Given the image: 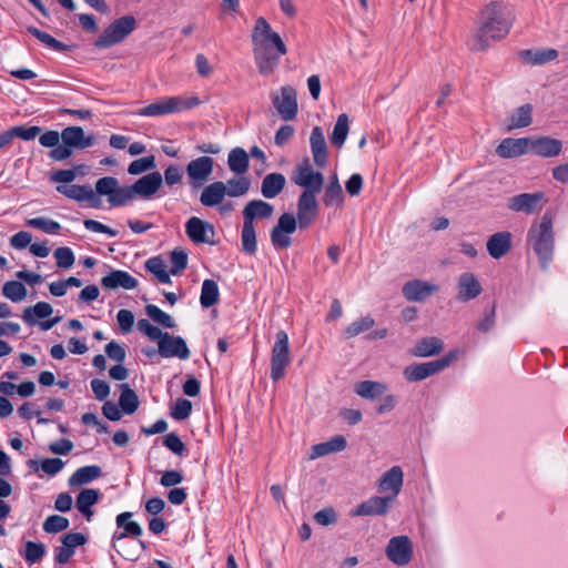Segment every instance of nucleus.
Segmentation results:
<instances>
[{"label": "nucleus", "instance_id": "f257e3e1", "mask_svg": "<svg viewBox=\"0 0 568 568\" xmlns=\"http://www.w3.org/2000/svg\"><path fill=\"white\" fill-rule=\"evenodd\" d=\"M515 19V10L508 2L493 0L485 4L480 11L479 29L473 48L485 50L489 47L490 41L505 39L509 34Z\"/></svg>", "mask_w": 568, "mask_h": 568}, {"label": "nucleus", "instance_id": "f03ea898", "mask_svg": "<svg viewBox=\"0 0 568 568\" xmlns=\"http://www.w3.org/2000/svg\"><path fill=\"white\" fill-rule=\"evenodd\" d=\"M252 43L258 72L262 75L272 74L278 67L280 57L286 54L287 49L281 36L272 29L263 17L255 21Z\"/></svg>", "mask_w": 568, "mask_h": 568}, {"label": "nucleus", "instance_id": "7ed1b4c3", "mask_svg": "<svg viewBox=\"0 0 568 568\" xmlns=\"http://www.w3.org/2000/svg\"><path fill=\"white\" fill-rule=\"evenodd\" d=\"M527 243L538 256L541 266L547 267L555 248L552 217L549 214L542 215L531 224L527 233Z\"/></svg>", "mask_w": 568, "mask_h": 568}, {"label": "nucleus", "instance_id": "20e7f679", "mask_svg": "<svg viewBox=\"0 0 568 568\" xmlns=\"http://www.w3.org/2000/svg\"><path fill=\"white\" fill-rule=\"evenodd\" d=\"M200 103V99L195 95L162 97L151 104L139 109L135 114L140 116L159 118L191 110Z\"/></svg>", "mask_w": 568, "mask_h": 568}, {"label": "nucleus", "instance_id": "39448f33", "mask_svg": "<svg viewBox=\"0 0 568 568\" xmlns=\"http://www.w3.org/2000/svg\"><path fill=\"white\" fill-rule=\"evenodd\" d=\"M463 354V349L455 348L438 359L425 363H413L404 368L403 375L405 379L410 383L426 379L448 368L457 362Z\"/></svg>", "mask_w": 568, "mask_h": 568}, {"label": "nucleus", "instance_id": "423d86ee", "mask_svg": "<svg viewBox=\"0 0 568 568\" xmlns=\"http://www.w3.org/2000/svg\"><path fill=\"white\" fill-rule=\"evenodd\" d=\"M388 385L381 381H361L354 385V393L363 399L376 400L381 403L377 407L378 414H386L395 409L398 399L394 394H389Z\"/></svg>", "mask_w": 568, "mask_h": 568}, {"label": "nucleus", "instance_id": "0eeeda50", "mask_svg": "<svg viewBox=\"0 0 568 568\" xmlns=\"http://www.w3.org/2000/svg\"><path fill=\"white\" fill-rule=\"evenodd\" d=\"M291 363L288 347V335L284 331H278L275 336V343L272 347L271 356V378L274 382L280 381L285 375V369Z\"/></svg>", "mask_w": 568, "mask_h": 568}, {"label": "nucleus", "instance_id": "6e6552de", "mask_svg": "<svg viewBox=\"0 0 568 568\" xmlns=\"http://www.w3.org/2000/svg\"><path fill=\"white\" fill-rule=\"evenodd\" d=\"M136 26L132 16H124L113 21L97 39L95 47L109 48L124 40Z\"/></svg>", "mask_w": 568, "mask_h": 568}, {"label": "nucleus", "instance_id": "1a4fd4ad", "mask_svg": "<svg viewBox=\"0 0 568 568\" xmlns=\"http://www.w3.org/2000/svg\"><path fill=\"white\" fill-rule=\"evenodd\" d=\"M291 179L294 184L304 189L303 192L320 193L324 184L323 174L313 169L308 159L295 165Z\"/></svg>", "mask_w": 568, "mask_h": 568}, {"label": "nucleus", "instance_id": "9d476101", "mask_svg": "<svg viewBox=\"0 0 568 568\" xmlns=\"http://www.w3.org/2000/svg\"><path fill=\"white\" fill-rule=\"evenodd\" d=\"M387 559L396 566H407L414 555L412 539L406 535L395 536L388 540L385 548Z\"/></svg>", "mask_w": 568, "mask_h": 568}, {"label": "nucleus", "instance_id": "9b49d317", "mask_svg": "<svg viewBox=\"0 0 568 568\" xmlns=\"http://www.w3.org/2000/svg\"><path fill=\"white\" fill-rule=\"evenodd\" d=\"M271 99L282 120L292 121L296 118L298 105L296 90L293 87H282L278 92L271 94Z\"/></svg>", "mask_w": 568, "mask_h": 568}, {"label": "nucleus", "instance_id": "f8f14e48", "mask_svg": "<svg viewBox=\"0 0 568 568\" xmlns=\"http://www.w3.org/2000/svg\"><path fill=\"white\" fill-rule=\"evenodd\" d=\"M297 229V221L291 213L280 216L277 224L271 232V241L276 250L287 248L292 244L291 235Z\"/></svg>", "mask_w": 568, "mask_h": 568}, {"label": "nucleus", "instance_id": "ddd939ff", "mask_svg": "<svg viewBox=\"0 0 568 568\" xmlns=\"http://www.w3.org/2000/svg\"><path fill=\"white\" fill-rule=\"evenodd\" d=\"M404 485V471L400 466H393L384 471L377 480V489L384 496L396 500Z\"/></svg>", "mask_w": 568, "mask_h": 568}, {"label": "nucleus", "instance_id": "4468645a", "mask_svg": "<svg viewBox=\"0 0 568 568\" xmlns=\"http://www.w3.org/2000/svg\"><path fill=\"white\" fill-rule=\"evenodd\" d=\"M158 353L165 358L178 357L180 359H187L190 357V349L185 341L166 332L158 341Z\"/></svg>", "mask_w": 568, "mask_h": 568}, {"label": "nucleus", "instance_id": "2eb2a0df", "mask_svg": "<svg viewBox=\"0 0 568 568\" xmlns=\"http://www.w3.org/2000/svg\"><path fill=\"white\" fill-rule=\"evenodd\" d=\"M133 514L130 511L121 513L115 518V524L118 529H121V531L116 530L112 535L111 544L112 547L120 552L118 549L119 542L126 538V537H134L140 538L143 534V529L136 521L131 520Z\"/></svg>", "mask_w": 568, "mask_h": 568}, {"label": "nucleus", "instance_id": "dca6fc26", "mask_svg": "<svg viewBox=\"0 0 568 568\" xmlns=\"http://www.w3.org/2000/svg\"><path fill=\"white\" fill-rule=\"evenodd\" d=\"M317 193L303 192L297 202V216L295 217L301 229L308 227L317 216Z\"/></svg>", "mask_w": 568, "mask_h": 568}, {"label": "nucleus", "instance_id": "f3484780", "mask_svg": "<svg viewBox=\"0 0 568 568\" xmlns=\"http://www.w3.org/2000/svg\"><path fill=\"white\" fill-rule=\"evenodd\" d=\"M456 290L457 301L466 303L478 297L483 292V286L474 273L464 272L457 277Z\"/></svg>", "mask_w": 568, "mask_h": 568}, {"label": "nucleus", "instance_id": "a211bd4d", "mask_svg": "<svg viewBox=\"0 0 568 568\" xmlns=\"http://www.w3.org/2000/svg\"><path fill=\"white\" fill-rule=\"evenodd\" d=\"M185 232L194 243H214V226L200 217L193 216L189 219L185 224Z\"/></svg>", "mask_w": 568, "mask_h": 568}, {"label": "nucleus", "instance_id": "6ab92c4d", "mask_svg": "<svg viewBox=\"0 0 568 568\" xmlns=\"http://www.w3.org/2000/svg\"><path fill=\"white\" fill-rule=\"evenodd\" d=\"M214 160L210 156H200L189 162L186 173L193 186H201L213 172Z\"/></svg>", "mask_w": 568, "mask_h": 568}, {"label": "nucleus", "instance_id": "aec40b11", "mask_svg": "<svg viewBox=\"0 0 568 568\" xmlns=\"http://www.w3.org/2000/svg\"><path fill=\"white\" fill-rule=\"evenodd\" d=\"M393 503L392 498L384 495L372 496L354 508L352 510V516H385Z\"/></svg>", "mask_w": 568, "mask_h": 568}, {"label": "nucleus", "instance_id": "412c9836", "mask_svg": "<svg viewBox=\"0 0 568 568\" xmlns=\"http://www.w3.org/2000/svg\"><path fill=\"white\" fill-rule=\"evenodd\" d=\"M57 191L74 201L87 202L89 206L94 209H98L101 205V199H99L94 191L87 185H58Z\"/></svg>", "mask_w": 568, "mask_h": 568}, {"label": "nucleus", "instance_id": "4be33fe9", "mask_svg": "<svg viewBox=\"0 0 568 568\" xmlns=\"http://www.w3.org/2000/svg\"><path fill=\"white\" fill-rule=\"evenodd\" d=\"M162 185L163 176L158 171L143 175L132 184L135 196L143 199H152Z\"/></svg>", "mask_w": 568, "mask_h": 568}, {"label": "nucleus", "instance_id": "5701e85b", "mask_svg": "<svg viewBox=\"0 0 568 568\" xmlns=\"http://www.w3.org/2000/svg\"><path fill=\"white\" fill-rule=\"evenodd\" d=\"M542 201L544 194L541 192L521 193L508 200V209L514 212H524L526 214H531L541 207Z\"/></svg>", "mask_w": 568, "mask_h": 568}, {"label": "nucleus", "instance_id": "b1692460", "mask_svg": "<svg viewBox=\"0 0 568 568\" xmlns=\"http://www.w3.org/2000/svg\"><path fill=\"white\" fill-rule=\"evenodd\" d=\"M439 290L438 285L422 281V280H414L410 282H407L403 286V295L408 301L414 302H423L427 297L432 296L434 293H436Z\"/></svg>", "mask_w": 568, "mask_h": 568}, {"label": "nucleus", "instance_id": "393cba45", "mask_svg": "<svg viewBox=\"0 0 568 568\" xmlns=\"http://www.w3.org/2000/svg\"><path fill=\"white\" fill-rule=\"evenodd\" d=\"M530 138H506L496 148V153L503 159L521 156L529 152Z\"/></svg>", "mask_w": 568, "mask_h": 568}, {"label": "nucleus", "instance_id": "a878e982", "mask_svg": "<svg viewBox=\"0 0 568 568\" xmlns=\"http://www.w3.org/2000/svg\"><path fill=\"white\" fill-rule=\"evenodd\" d=\"M311 152L317 168H325L328 161L327 145L320 126H314L310 136Z\"/></svg>", "mask_w": 568, "mask_h": 568}, {"label": "nucleus", "instance_id": "bb28decb", "mask_svg": "<svg viewBox=\"0 0 568 568\" xmlns=\"http://www.w3.org/2000/svg\"><path fill=\"white\" fill-rule=\"evenodd\" d=\"M101 284L108 290H134L138 286V280L125 271L113 270L101 278Z\"/></svg>", "mask_w": 568, "mask_h": 568}, {"label": "nucleus", "instance_id": "cd10ccee", "mask_svg": "<svg viewBox=\"0 0 568 568\" xmlns=\"http://www.w3.org/2000/svg\"><path fill=\"white\" fill-rule=\"evenodd\" d=\"M87 541L81 532H69L62 537V545L55 550V559L59 564H65L74 554L78 546Z\"/></svg>", "mask_w": 568, "mask_h": 568}, {"label": "nucleus", "instance_id": "c85d7f7f", "mask_svg": "<svg viewBox=\"0 0 568 568\" xmlns=\"http://www.w3.org/2000/svg\"><path fill=\"white\" fill-rule=\"evenodd\" d=\"M562 144L559 140L549 136L530 138L529 152L532 151L542 158L557 156L561 152Z\"/></svg>", "mask_w": 568, "mask_h": 568}, {"label": "nucleus", "instance_id": "c756f323", "mask_svg": "<svg viewBox=\"0 0 568 568\" xmlns=\"http://www.w3.org/2000/svg\"><path fill=\"white\" fill-rule=\"evenodd\" d=\"M62 142L67 145L78 149H85L94 144L95 139L92 135L85 136L81 126H68L61 132Z\"/></svg>", "mask_w": 568, "mask_h": 568}, {"label": "nucleus", "instance_id": "7c9ffc66", "mask_svg": "<svg viewBox=\"0 0 568 568\" xmlns=\"http://www.w3.org/2000/svg\"><path fill=\"white\" fill-rule=\"evenodd\" d=\"M346 445L345 437L336 435L327 442L313 445L308 458L314 460L328 454L342 452L346 448Z\"/></svg>", "mask_w": 568, "mask_h": 568}, {"label": "nucleus", "instance_id": "2f4dec72", "mask_svg": "<svg viewBox=\"0 0 568 568\" xmlns=\"http://www.w3.org/2000/svg\"><path fill=\"white\" fill-rule=\"evenodd\" d=\"M511 247V234L509 232H498L493 234L487 241V251L494 258H500L508 253Z\"/></svg>", "mask_w": 568, "mask_h": 568}, {"label": "nucleus", "instance_id": "473e14b6", "mask_svg": "<svg viewBox=\"0 0 568 568\" xmlns=\"http://www.w3.org/2000/svg\"><path fill=\"white\" fill-rule=\"evenodd\" d=\"M226 195L225 183L217 181L205 186L201 193L200 201L204 206L219 205Z\"/></svg>", "mask_w": 568, "mask_h": 568}, {"label": "nucleus", "instance_id": "72a5a7b5", "mask_svg": "<svg viewBox=\"0 0 568 568\" xmlns=\"http://www.w3.org/2000/svg\"><path fill=\"white\" fill-rule=\"evenodd\" d=\"M444 349V342L438 337H425L413 347L412 354L416 357H430L438 355Z\"/></svg>", "mask_w": 568, "mask_h": 568}, {"label": "nucleus", "instance_id": "f704fd0d", "mask_svg": "<svg viewBox=\"0 0 568 568\" xmlns=\"http://www.w3.org/2000/svg\"><path fill=\"white\" fill-rule=\"evenodd\" d=\"M273 212L274 207L265 201H250L243 210L244 222L253 223L255 219H267Z\"/></svg>", "mask_w": 568, "mask_h": 568}, {"label": "nucleus", "instance_id": "c9c22d12", "mask_svg": "<svg viewBox=\"0 0 568 568\" xmlns=\"http://www.w3.org/2000/svg\"><path fill=\"white\" fill-rule=\"evenodd\" d=\"M523 61L530 65H542L554 61L558 57V51L552 48L525 50L520 52Z\"/></svg>", "mask_w": 568, "mask_h": 568}, {"label": "nucleus", "instance_id": "e433bc0d", "mask_svg": "<svg viewBox=\"0 0 568 568\" xmlns=\"http://www.w3.org/2000/svg\"><path fill=\"white\" fill-rule=\"evenodd\" d=\"M532 122V108L524 104L511 112L507 118L506 128L508 131L526 128Z\"/></svg>", "mask_w": 568, "mask_h": 568}, {"label": "nucleus", "instance_id": "4c0bfd02", "mask_svg": "<svg viewBox=\"0 0 568 568\" xmlns=\"http://www.w3.org/2000/svg\"><path fill=\"white\" fill-rule=\"evenodd\" d=\"M100 499V491L93 488L81 490L75 500L77 509L85 516L88 520L93 516L92 506Z\"/></svg>", "mask_w": 568, "mask_h": 568}, {"label": "nucleus", "instance_id": "58836bf2", "mask_svg": "<svg viewBox=\"0 0 568 568\" xmlns=\"http://www.w3.org/2000/svg\"><path fill=\"white\" fill-rule=\"evenodd\" d=\"M285 176L281 173L267 174L261 185V193L266 199H274L285 186Z\"/></svg>", "mask_w": 568, "mask_h": 568}, {"label": "nucleus", "instance_id": "ea45409f", "mask_svg": "<svg viewBox=\"0 0 568 568\" xmlns=\"http://www.w3.org/2000/svg\"><path fill=\"white\" fill-rule=\"evenodd\" d=\"M53 308L47 302H38L33 306L24 308L22 318L29 325L38 324L39 320H43L52 315Z\"/></svg>", "mask_w": 568, "mask_h": 568}, {"label": "nucleus", "instance_id": "a19ab883", "mask_svg": "<svg viewBox=\"0 0 568 568\" xmlns=\"http://www.w3.org/2000/svg\"><path fill=\"white\" fill-rule=\"evenodd\" d=\"M101 476L99 466H84L77 469L69 478V486L78 487L93 481Z\"/></svg>", "mask_w": 568, "mask_h": 568}, {"label": "nucleus", "instance_id": "79ce46f5", "mask_svg": "<svg viewBox=\"0 0 568 568\" xmlns=\"http://www.w3.org/2000/svg\"><path fill=\"white\" fill-rule=\"evenodd\" d=\"M227 164L232 172L242 175L248 169V154L242 148H235L229 153Z\"/></svg>", "mask_w": 568, "mask_h": 568}, {"label": "nucleus", "instance_id": "37998d69", "mask_svg": "<svg viewBox=\"0 0 568 568\" xmlns=\"http://www.w3.org/2000/svg\"><path fill=\"white\" fill-rule=\"evenodd\" d=\"M28 466L34 471L41 469L44 474L54 476L62 470L64 463L60 458H45L41 462L30 459Z\"/></svg>", "mask_w": 568, "mask_h": 568}, {"label": "nucleus", "instance_id": "c03bdc74", "mask_svg": "<svg viewBox=\"0 0 568 568\" xmlns=\"http://www.w3.org/2000/svg\"><path fill=\"white\" fill-rule=\"evenodd\" d=\"M349 124L346 114H339L331 134V142L334 146L341 149L348 135Z\"/></svg>", "mask_w": 568, "mask_h": 568}, {"label": "nucleus", "instance_id": "a18cd8bd", "mask_svg": "<svg viewBox=\"0 0 568 568\" xmlns=\"http://www.w3.org/2000/svg\"><path fill=\"white\" fill-rule=\"evenodd\" d=\"M121 395L119 404L125 414H133L139 407V398L135 392L128 384L120 385Z\"/></svg>", "mask_w": 568, "mask_h": 568}, {"label": "nucleus", "instance_id": "49530a36", "mask_svg": "<svg viewBox=\"0 0 568 568\" xmlns=\"http://www.w3.org/2000/svg\"><path fill=\"white\" fill-rule=\"evenodd\" d=\"M220 296L219 286L213 280H204L202 283L200 303L203 307H211L217 301Z\"/></svg>", "mask_w": 568, "mask_h": 568}, {"label": "nucleus", "instance_id": "de8ad7c7", "mask_svg": "<svg viewBox=\"0 0 568 568\" xmlns=\"http://www.w3.org/2000/svg\"><path fill=\"white\" fill-rule=\"evenodd\" d=\"M344 200L342 186L335 176L325 189L323 201L327 206H339Z\"/></svg>", "mask_w": 568, "mask_h": 568}, {"label": "nucleus", "instance_id": "09e8293b", "mask_svg": "<svg viewBox=\"0 0 568 568\" xmlns=\"http://www.w3.org/2000/svg\"><path fill=\"white\" fill-rule=\"evenodd\" d=\"M375 324V321L372 316H363L354 322H352L344 331V336L346 338H353L368 329H371Z\"/></svg>", "mask_w": 568, "mask_h": 568}, {"label": "nucleus", "instance_id": "8fccbe9b", "mask_svg": "<svg viewBox=\"0 0 568 568\" xmlns=\"http://www.w3.org/2000/svg\"><path fill=\"white\" fill-rule=\"evenodd\" d=\"M145 268L152 273L161 283H171L170 273L161 257H151L145 262Z\"/></svg>", "mask_w": 568, "mask_h": 568}, {"label": "nucleus", "instance_id": "3c124183", "mask_svg": "<svg viewBox=\"0 0 568 568\" xmlns=\"http://www.w3.org/2000/svg\"><path fill=\"white\" fill-rule=\"evenodd\" d=\"M2 294L12 302L19 303L27 297V288L20 281H9L2 286Z\"/></svg>", "mask_w": 568, "mask_h": 568}, {"label": "nucleus", "instance_id": "603ef678", "mask_svg": "<svg viewBox=\"0 0 568 568\" xmlns=\"http://www.w3.org/2000/svg\"><path fill=\"white\" fill-rule=\"evenodd\" d=\"M135 197V193L133 191L132 185L121 186L119 183L116 189L112 195V197L108 199V202L112 206H122L132 201Z\"/></svg>", "mask_w": 568, "mask_h": 568}, {"label": "nucleus", "instance_id": "864d4df0", "mask_svg": "<svg viewBox=\"0 0 568 568\" xmlns=\"http://www.w3.org/2000/svg\"><path fill=\"white\" fill-rule=\"evenodd\" d=\"M225 185L226 195L237 197L247 193L251 182L246 176H239L229 180Z\"/></svg>", "mask_w": 568, "mask_h": 568}, {"label": "nucleus", "instance_id": "5fc2aeb1", "mask_svg": "<svg viewBox=\"0 0 568 568\" xmlns=\"http://www.w3.org/2000/svg\"><path fill=\"white\" fill-rule=\"evenodd\" d=\"M241 237L243 251L247 254H254L256 252V233L254 223H243Z\"/></svg>", "mask_w": 568, "mask_h": 568}, {"label": "nucleus", "instance_id": "6e6d98bb", "mask_svg": "<svg viewBox=\"0 0 568 568\" xmlns=\"http://www.w3.org/2000/svg\"><path fill=\"white\" fill-rule=\"evenodd\" d=\"M26 223L28 226L39 229L47 234H58L61 230L60 223L47 217H32L27 220Z\"/></svg>", "mask_w": 568, "mask_h": 568}, {"label": "nucleus", "instance_id": "4d7b16f0", "mask_svg": "<svg viewBox=\"0 0 568 568\" xmlns=\"http://www.w3.org/2000/svg\"><path fill=\"white\" fill-rule=\"evenodd\" d=\"M156 168L155 158L153 155L144 156L132 161L129 164L128 172L132 175H139Z\"/></svg>", "mask_w": 568, "mask_h": 568}, {"label": "nucleus", "instance_id": "13d9d810", "mask_svg": "<svg viewBox=\"0 0 568 568\" xmlns=\"http://www.w3.org/2000/svg\"><path fill=\"white\" fill-rule=\"evenodd\" d=\"M84 166L78 165L72 170H60L54 172L51 175V181L58 183L59 185H70L73 182L78 174L84 173Z\"/></svg>", "mask_w": 568, "mask_h": 568}, {"label": "nucleus", "instance_id": "bf43d9fd", "mask_svg": "<svg viewBox=\"0 0 568 568\" xmlns=\"http://www.w3.org/2000/svg\"><path fill=\"white\" fill-rule=\"evenodd\" d=\"M28 32L37 38L41 43L47 45L48 48L55 50V51H63L65 49V45L61 43L60 41L55 40L52 36H50L47 32H43L34 27H29Z\"/></svg>", "mask_w": 568, "mask_h": 568}, {"label": "nucleus", "instance_id": "052dcab7", "mask_svg": "<svg viewBox=\"0 0 568 568\" xmlns=\"http://www.w3.org/2000/svg\"><path fill=\"white\" fill-rule=\"evenodd\" d=\"M145 313L154 322L161 324L162 326H164L166 328L175 327V323H174L173 318L168 313L163 312L156 305H148L145 307Z\"/></svg>", "mask_w": 568, "mask_h": 568}, {"label": "nucleus", "instance_id": "680f3d73", "mask_svg": "<svg viewBox=\"0 0 568 568\" xmlns=\"http://www.w3.org/2000/svg\"><path fill=\"white\" fill-rule=\"evenodd\" d=\"M119 181L113 176H104L97 181L94 193L100 196L112 197Z\"/></svg>", "mask_w": 568, "mask_h": 568}, {"label": "nucleus", "instance_id": "e2e57ef3", "mask_svg": "<svg viewBox=\"0 0 568 568\" xmlns=\"http://www.w3.org/2000/svg\"><path fill=\"white\" fill-rule=\"evenodd\" d=\"M53 255L57 261V266L60 268L69 270L74 264L75 257L70 247H67V246L58 247L54 251Z\"/></svg>", "mask_w": 568, "mask_h": 568}, {"label": "nucleus", "instance_id": "0e129e2a", "mask_svg": "<svg viewBox=\"0 0 568 568\" xmlns=\"http://www.w3.org/2000/svg\"><path fill=\"white\" fill-rule=\"evenodd\" d=\"M69 527V519L59 515L49 516L43 523V530L49 534L60 532Z\"/></svg>", "mask_w": 568, "mask_h": 568}, {"label": "nucleus", "instance_id": "69168bd1", "mask_svg": "<svg viewBox=\"0 0 568 568\" xmlns=\"http://www.w3.org/2000/svg\"><path fill=\"white\" fill-rule=\"evenodd\" d=\"M170 261H171L170 273L173 275H178L187 265V254L183 250L175 248L170 255Z\"/></svg>", "mask_w": 568, "mask_h": 568}, {"label": "nucleus", "instance_id": "338daca9", "mask_svg": "<svg viewBox=\"0 0 568 568\" xmlns=\"http://www.w3.org/2000/svg\"><path fill=\"white\" fill-rule=\"evenodd\" d=\"M192 403L185 398H179L171 407V416L176 420H183L190 416Z\"/></svg>", "mask_w": 568, "mask_h": 568}, {"label": "nucleus", "instance_id": "774afa93", "mask_svg": "<svg viewBox=\"0 0 568 568\" xmlns=\"http://www.w3.org/2000/svg\"><path fill=\"white\" fill-rule=\"evenodd\" d=\"M45 555V547L41 542L28 541L26 544V560L29 564L38 562Z\"/></svg>", "mask_w": 568, "mask_h": 568}]
</instances>
